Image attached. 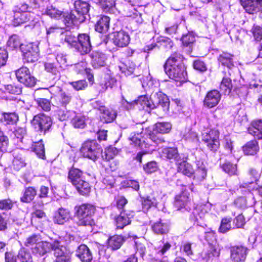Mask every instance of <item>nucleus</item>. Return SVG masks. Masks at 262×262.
Listing matches in <instances>:
<instances>
[{
    "instance_id": "51",
    "label": "nucleus",
    "mask_w": 262,
    "mask_h": 262,
    "mask_svg": "<svg viewBox=\"0 0 262 262\" xmlns=\"http://www.w3.org/2000/svg\"><path fill=\"white\" fill-rule=\"evenodd\" d=\"M17 259L20 262H32V259L30 253L25 249H21L18 253Z\"/></svg>"
},
{
    "instance_id": "40",
    "label": "nucleus",
    "mask_w": 262,
    "mask_h": 262,
    "mask_svg": "<svg viewBox=\"0 0 262 262\" xmlns=\"http://www.w3.org/2000/svg\"><path fill=\"white\" fill-rule=\"evenodd\" d=\"M171 128V124L168 122H157L155 124L153 130L163 134L168 133Z\"/></svg>"
},
{
    "instance_id": "21",
    "label": "nucleus",
    "mask_w": 262,
    "mask_h": 262,
    "mask_svg": "<svg viewBox=\"0 0 262 262\" xmlns=\"http://www.w3.org/2000/svg\"><path fill=\"white\" fill-rule=\"evenodd\" d=\"M169 227V224L167 222L160 220L153 224L151 228L154 233L163 235L168 232Z\"/></svg>"
},
{
    "instance_id": "9",
    "label": "nucleus",
    "mask_w": 262,
    "mask_h": 262,
    "mask_svg": "<svg viewBox=\"0 0 262 262\" xmlns=\"http://www.w3.org/2000/svg\"><path fill=\"white\" fill-rule=\"evenodd\" d=\"M21 50L23 52L24 62L34 63L37 61L39 56V49L37 45L32 43L21 45Z\"/></svg>"
},
{
    "instance_id": "23",
    "label": "nucleus",
    "mask_w": 262,
    "mask_h": 262,
    "mask_svg": "<svg viewBox=\"0 0 262 262\" xmlns=\"http://www.w3.org/2000/svg\"><path fill=\"white\" fill-rule=\"evenodd\" d=\"M171 247V245L168 243H164L163 242H161L159 247L157 248H156V254L155 256H153L151 258V262H168L166 260H159L160 258L163 255L164 253L170 249Z\"/></svg>"
},
{
    "instance_id": "18",
    "label": "nucleus",
    "mask_w": 262,
    "mask_h": 262,
    "mask_svg": "<svg viewBox=\"0 0 262 262\" xmlns=\"http://www.w3.org/2000/svg\"><path fill=\"white\" fill-rule=\"evenodd\" d=\"M76 256L82 262H90L92 260V254L86 245H80L76 250Z\"/></svg>"
},
{
    "instance_id": "22",
    "label": "nucleus",
    "mask_w": 262,
    "mask_h": 262,
    "mask_svg": "<svg viewBox=\"0 0 262 262\" xmlns=\"http://www.w3.org/2000/svg\"><path fill=\"white\" fill-rule=\"evenodd\" d=\"M99 111L101 114V120L105 123L112 122L117 116V113L114 110H110L104 106H100Z\"/></svg>"
},
{
    "instance_id": "12",
    "label": "nucleus",
    "mask_w": 262,
    "mask_h": 262,
    "mask_svg": "<svg viewBox=\"0 0 262 262\" xmlns=\"http://www.w3.org/2000/svg\"><path fill=\"white\" fill-rule=\"evenodd\" d=\"M92 49L90 37L88 34H79L77 36L76 51L81 55L88 54Z\"/></svg>"
},
{
    "instance_id": "13",
    "label": "nucleus",
    "mask_w": 262,
    "mask_h": 262,
    "mask_svg": "<svg viewBox=\"0 0 262 262\" xmlns=\"http://www.w3.org/2000/svg\"><path fill=\"white\" fill-rule=\"evenodd\" d=\"M242 5L247 13H258L259 17L262 18V0H243Z\"/></svg>"
},
{
    "instance_id": "29",
    "label": "nucleus",
    "mask_w": 262,
    "mask_h": 262,
    "mask_svg": "<svg viewBox=\"0 0 262 262\" xmlns=\"http://www.w3.org/2000/svg\"><path fill=\"white\" fill-rule=\"evenodd\" d=\"M110 27V18L106 16H102L98 20L95 25V30L100 33H106Z\"/></svg>"
},
{
    "instance_id": "52",
    "label": "nucleus",
    "mask_w": 262,
    "mask_h": 262,
    "mask_svg": "<svg viewBox=\"0 0 262 262\" xmlns=\"http://www.w3.org/2000/svg\"><path fill=\"white\" fill-rule=\"evenodd\" d=\"M19 37L14 34L10 36L7 41V46L12 49L21 47Z\"/></svg>"
},
{
    "instance_id": "53",
    "label": "nucleus",
    "mask_w": 262,
    "mask_h": 262,
    "mask_svg": "<svg viewBox=\"0 0 262 262\" xmlns=\"http://www.w3.org/2000/svg\"><path fill=\"white\" fill-rule=\"evenodd\" d=\"M222 168L223 170L230 175L236 174L237 167L236 164H233L230 162H226L224 163Z\"/></svg>"
},
{
    "instance_id": "33",
    "label": "nucleus",
    "mask_w": 262,
    "mask_h": 262,
    "mask_svg": "<svg viewBox=\"0 0 262 262\" xmlns=\"http://www.w3.org/2000/svg\"><path fill=\"white\" fill-rule=\"evenodd\" d=\"M61 39H64L65 42L76 50V47L77 46V36H75L72 32L68 31L61 32Z\"/></svg>"
},
{
    "instance_id": "4",
    "label": "nucleus",
    "mask_w": 262,
    "mask_h": 262,
    "mask_svg": "<svg viewBox=\"0 0 262 262\" xmlns=\"http://www.w3.org/2000/svg\"><path fill=\"white\" fill-rule=\"evenodd\" d=\"M76 223L78 226H90L95 225L92 215L95 211V207L91 204H83L75 207Z\"/></svg>"
},
{
    "instance_id": "34",
    "label": "nucleus",
    "mask_w": 262,
    "mask_h": 262,
    "mask_svg": "<svg viewBox=\"0 0 262 262\" xmlns=\"http://www.w3.org/2000/svg\"><path fill=\"white\" fill-rule=\"evenodd\" d=\"M189 200V197L186 192H183L175 198L174 206L178 210L185 207Z\"/></svg>"
},
{
    "instance_id": "58",
    "label": "nucleus",
    "mask_w": 262,
    "mask_h": 262,
    "mask_svg": "<svg viewBox=\"0 0 262 262\" xmlns=\"http://www.w3.org/2000/svg\"><path fill=\"white\" fill-rule=\"evenodd\" d=\"M181 40L184 46L191 47L195 41V37L192 33H188L183 35Z\"/></svg>"
},
{
    "instance_id": "10",
    "label": "nucleus",
    "mask_w": 262,
    "mask_h": 262,
    "mask_svg": "<svg viewBox=\"0 0 262 262\" xmlns=\"http://www.w3.org/2000/svg\"><path fill=\"white\" fill-rule=\"evenodd\" d=\"M16 77L20 83L26 86L32 87L36 84V78L31 74L29 69L22 67L15 71Z\"/></svg>"
},
{
    "instance_id": "50",
    "label": "nucleus",
    "mask_w": 262,
    "mask_h": 262,
    "mask_svg": "<svg viewBox=\"0 0 262 262\" xmlns=\"http://www.w3.org/2000/svg\"><path fill=\"white\" fill-rule=\"evenodd\" d=\"M41 238L40 235L37 234H33L28 237L25 242V245L30 247L32 249L38 243L41 242Z\"/></svg>"
},
{
    "instance_id": "49",
    "label": "nucleus",
    "mask_w": 262,
    "mask_h": 262,
    "mask_svg": "<svg viewBox=\"0 0 262 262\" xmlns=\"http://www.w3.org/2000/svg\"><path fill=\"white\" fill-rule=\"evenodd\" d=\"M76 71L80 74L85 73L88 75V78L91 80L93 78V75L91 74V69L86 67V63L84 62L78 63L75 65Z\"/></svg>"
},
{
    "instance_id": "62",
    "label": "nucleus",
    "mask_w": 262,
    "mask_h": 262,
    "mask_svg": "<svg viewBox=\"0 0 262 262\" xmlns=\"http://www.w3.org/2000/svg\"><path fill=\"white\" fill-rule=\"evenodd\" d=\"M206 145L209 150L213 152H215L219 149L220 145L219 138L214 139L210 142H208Z\"/></svg>"
},
{
    "instance_id": "6",
    "label": "nucleus",
    "mask_w": 262,
    "mask_h": 262,
    "mask_svg": "<svg viewBox=\"0 0 262 262\" xmlns=\"http://www.w3.org/2000/svg\"><path fill=\"white\" fill-rule=\"evenodd\" d=\"M51 92L53 95L51 98L53 101L54 106L57 107L66 108L72 101V95L59 86L51 88Z\"/></svg>"
},
{
    "instance_id": "54",
    "label": "nucleus",
    "mask_w": 262,
    "mask_h": 262,
    "mask_svg": "<svg viewBox=\"0 0 262 262\" xmlns=\"http://www.w3.org/2000/svg\"><path fill=\"white\" fill-rule=\"evenodd\" d=\"M38 106L45 111H49L51 109V102L46 98H38L35 99Z\"/></svg>"
},
{
    "instance_id": "17",
    "label": "nucleus",
    "mask_w": 262,
    "mask_h": 262,
    "mask_svg": "<svg viewBox=\"0 0 262 262\" xmlns=\"http://www.w3.org/2000/svg\"><path fill=\"white\" fill-rule=\"evenodd\" d=\"M247 248L242 246H235L231 248V257L235 262L244 261L247 254Z\"/></svg>"
},
{
    "instance_id": "30",
    "label": "nucleus",
    "mask_w": 262,
    "mask_h": 262,
    "mask_svg": "<svg viewBox=\"0 0 262 262\" xmlns=\"http://www.w3.org/2000/svg\"><path fill=\"white\" fill-rule=\"evenodd\" d=\"M130 145L134 147H139L141 149L148 147V144L141 139V136L139 134H131L129 137Z\"/></svg>"
},
{
    "instance_id": "1",
    "label": "nucleus",
    "mask_w": 262,
    "mask_h": 262,
    "mask_svg": "<svg viewBox=\"0 0 262 262\" xmlns=\"http://www.w3.org/2000/svg\"><path fill=\"white\" fill-rule=\"evenodd\" d=\"M122 105L127 110L132 109L135 105H140L143 109H154L156 107H161L163 111H168L169 101L167 96L161 92L151 94L149 99L146 96H141L137 100L132 102H128L123 98L122 100Z\"/></svg>"
},
{
    "instance_id": "8",
    "label": "nucleus",
    "mask_w": 262,
    "mask_h": 262,
    "mask_svg": "<svg viewBox=\"0 0 262 262\" xmlns=\"http://www.w3.org/2000/svg\"><path fill=\"white\" fill-rule=\"evenodd\" d=\"M52 124L51 118L44 114L35 115L32 121V124L34 128L40 133H43V135L49 130Z\"/></svg>"
},
{
    "instance_id": "42",
    "label": "nucleus",
    "mask_w": 262,
    "mask_h": 262,
    "mask_svg": "<svg viewBox=\"0 0 262 262\" xmlns=\"http://www.w3.org/2000/svg\"><path fill=\"white\" fill-rule=\"evenodd\" d=\"M3 121L6 124H14L18 120V116L15 113H3Z\"/></svg>"
},
{
    "instance_id": "36",
    "label": "nucleus",
    "mask_w": 262,
    "mask_h": 262,
    "mask_svg": "<svg viewBox=\"0 0 262 262\" xmlns=\"http://www.w3.org/2000/svg\"><path fill=\"white\" fill-rule=\"evenodd\" d=\"M219 132L217 129H210L204 130L202 133V141L205 144L212 140L219 138Z\"/></svg>"
},
{
    "instance_id": "60",
    "label": "nucleus",
    "mask_w": 262,
    "mask_h": 262,
    "mask_svg": "<svg viewBox=\"0 0 262 262\" xmlns=\"http://www.w3.org/2000/svg\"><path fill=\"white\" fill-rule=\"evenodd\" d=\"M143 169L146 173L154 172L158 169V164L154 161L149 162L143 166Z\"/></svg>"
},
{
    "instance_id": "2",
    "label": "nucleus",
    "mask_w": 262,
    "mask_h": 262,
    "mask_svg": "<svg viewBox=\"0 0 262 262\" xmlns=\"http://www.w3.org/2000/svg\"><path fill=\"white\" fill-rule=\"evenodd\" d=\"M183 59L181 54L174 53L167 59L164 70L170 78L177 81H184L186 79L187 72Z\"/></svg>"
},
{
    "instance_id": "47",
    "label": "nucleus",
    "mask_w": 262,
    "mask_h": 262,
    "mask_svg": "<svg viewBox=\"0 0 262 262\" xmlns=\"http://www.w3.org/2000/svg\"><path fill=\"white\" fill-rule=\"evenodd\" d=\"M232 219L231 217H224L222 219L220 226L219 228V231L222 233H225L230 230L232 228L231 222Z\"/></svg>"
},
{
    "instance_id": "24",
    "label": "nucleus",
    "mask_w": 262,
    "mask_h": 262,
    "mask_svg": "<svg viewBox=\"0 0 262 262\" xmlns=\"http://www.w3.org/2000/svg\"><path fill=\"white\" fill-rule=\"evenodd\" d=\"M220 255V250L212 244L208 243V248L202 253V258L206 261L212 259L213 257H218Z\"/></svg>"
},
{
    "instance_id": "31",
    "label": "nucleus",
    "mask_w": 262,
    "mask_h": 262,
    "mask_svg": "<svg viewBox=\"0 0 262 262\" xmlns=\"http://www.w3.org/2000/svg\"><path fill=\"white\" fill-rule=\"evenodd\" d=\"M69 215L70 213L68 210L63 208H59L55 213L54 222L56 224L62 225L68 220Z\"/></svg>"
},
{
    "instance_id": "44",
    "label": "nucleus",
    "mask_w": 262,
    "mask_h": 262,
    "mask_svg": "<svg viewBox=\"0 0 262 262\" xmlns=\"http://www.w3.org/2000/svg\"><path fill=\"white\" fill-rule=\"evenodd\" d=\"M196 165L197 170L195 174L199 178L204 179L207 175V170L204 162L201 160H196Z\"/></svg>"
},
{
    "instance_id": "16",
    "label": "nucleus",
    "mask_w": 262,
    "mask_h": 262,
    "mask_svg": "<svg viewBox=\"0 0 262 262\" xmlns=\"http://www.w3.org/2000/svg\"><path fill=\"white\" fill-rule=\"evenodd\" d=\"M113 43L118 47L127 46L130 41V37L127 33L124 31L116 32L113 34Z\"/></svg>"
},
{
    "instance_id": "11",
    "label": "nucleus",
    "mask_w": 262,
    "mask_h": 262,
    "mask_svg": "<svg viewBox=\"0 0 262 262\" xmlns=\"http://www.w3.org/2000/svg\"><path fill=\"white\" fill-rule=\"evenodd\" d=\"M53 250L56 258L54 262H70V252L66 247L61 245L58 241L53 242Z\"/></svg>"
},
{
    "instance_id": "39",
    "label": "nucleus",
    "mask_w": 262,
    "mask_h": 262,
    "mask_svg": "<svg viewBox=\"0 0 262 262\" xmlns=\"http://www.w3.org/2000/svg\"><path fill=\"white\" fill-rule=\"evenodd\" d=\"M73 185L75 186L78 192L81 195H88L90 192V186L89 183L84 180Z\"/></svg>"
},
{
    "instance_id": "46",
    "label": "nucleus",
    "mask_w": 262,
    "mask_h": 262,
    "mask_svg": "<svg viewBox=\"0 0 262 262\" xmlns=\"http://www.w3.org/2000/svg\"><path fill=\"white\" fill-rule=\"evenodd\" d=\"M118 153V150L116 147L110 146L106 149L104 152L102 151V155L100 157H102L103 160L110 161L113 159Z\"/></svg>"
},
{
    "instance_id": "48",
    "label": "nucleus",
    "mask_w": 262,
    "mask_h": 262,
    "mask_svg": "<svg viewBox=\"0 0 262 262\" xmlns=\"http://www.w3.org/2000/svg\"><path fill=\"white\" fill-rule=\"evenodd\" d=\"M157 204V201L155 197L147 196L142 202L143 211H147L151 207L156 206Z\"/></svg>"
},
{
    "instance_id": "38",
    "label": "nucleus",
    "mask_w": 262,
    "mask_h": 262,
    "mask_svg": "<svg viewBox=\"0 0 262 262\" xmlns=\"http://www.w3.org/2000/svg\"><path fill=\"white\" fill-rule=\"evenodd\" d=\"M258 149L257 142L255 140L248 142L243 146V151L245 154L247 155H254Z\"/></svg>"
},
{
    "instance_id": "32",
    "label": "nucleus",
    "mask_w": 262,
    "mask_h": 262,
    "mask_svg": "<svg viewBox=\"0 0 262 262\" xmlns=\"http://www.w3.org/2000/svg\"><path fill=\"white\" fill-rule=\"evenodd\" d=\"M178 170L179 172L189 177L192 176L195 173L192 165L186 161H183L179 164Z\"/></svg>"
},
{
    "instance_id": "45",
    "label": "nucleus",
    "mask_w": 262,
    "mask_h": 262,
    "mask_svg": "<svg viewBox=\"0 0 262 262\" xmlns=\"http://www.w3.org/2000/svg\"><path fill=\"white\" fill-rule=\"evenodd\" d=\"M95 1L96 3L99 4L105 12L113 11L115 6V2L113 0H95Z\"/></svg>"
},
{
    "instance_id": "28",
    "label": "nucleus",
    "mask_w": 262,
    "mask_h": 262,
    "mask_svg": "<svg viewBox=\"0 0 262 262\" xmlns=\"http://www.w3.org/2000/svg\"><path fill=\"white\" fill-rule=\"evenodd\" d=\"M92 65L95 69L103 67L105 64L106 57L103 53L95 52L91 54Z\"/></svg>"
},
{
    "instance_id": "43",
    "label": "nucleus",
    "mask_w": 262,
    "mask_h": 262,
    "mask_svg": "<svg viewBox=\"0 0 262 262\" xmlns=\"http://www.w3.org/2000/svg\"><path fill=\"white\" fill-rule=\"evenodd\" d=\"M36 194V191L33 187H30L27 188L24 194V195L20 198L21 202L24 203H29L32 201Z\"/></svg>"
},
{
    "instance_id": "7",
    "label": "nucleus",
    "mask_w": 262,
    "mask_h": 262,
    "mask_svg": "<svg viewBox=\"0 0 262 262\" xmlns=\"http://www.w3.org/2000/svg\"><path fill=\"white\" fill-rule=\"evenodd\" d=\"M13 17V25L14 26H18L22 24L30 21L29 24L26 27H29L32 29L39 24L38 20L34 18V14L30 12L23 13L19 11V10L14 11Z\"/></svg>"
},
{
    "instance_id": "27",
    "label": "nucleus",
    "mask_w": 262,
    "mask_h": 262,
    "mask_svg": "<svg viewBox=\"0 0 262 262\" xmlns=\"http://www.w3.org/2000/svg\"><path fill=\"white\" fill-rule=\"evenodd\" d=\"M45 13L52 18L55 19H59L61 18H63V21L65 24V15H67L69 13H64L62 11L57 9L53 6H50L47 7Z\"/></svg>"
},
{
    "instance_id": "26",
    "label": "nucleus",
    "mask_w": 262,
    "mask_h": 262,
    "mask_svg": "<svg viewBox=\"0 0 262 262\" xmlns=\"http://www.w3.org/2000/svg\"><path fill=\"white\" fill-rule=\"evenodd\" d=\"M234 56L227 52H223L217 57V60L220 64L226 67L228 69H231L233 66Z\"/></svg>"
},
{
    "instance_id": "57",
    "label": "nucleus",
    "mask_w": 262,
    "mask_h": 262,
    "mask_svg": "<svg viewBox=\"0 0 262 262\" xmlns=\"http://www.w3.org/2000/svg\"><path fill=\"white\" fill-rule=\"evenodd\" d=\"M149 139L155 144L159 145L165 142L164 138L162 135V134H159L158 132H156L153 130L149 135Z\"/></svg>"
},
{
    "instance_id": "5",
    "label": "nucleus",
    "mask_w": 262,
    "mask_h": 262,
    "mask_svg": "<svg viewBox=\"0 0 262 262\" xmlns=\"http://www.w3.org/2000/svg\"><path fill=\"white\" fill-rule=\"evenodd\" d=\"M102 148L96 140H91L85 141L81 145L80 152L85 158L93 161L97 160L102 155Z\"/></svg>"
},
{
    "instance_id": "56",
    "label": "nucleus",
    "mask_w": 262,
    "mask_h": 262,
    "mask_svg": "<svg viewBox=\"0 0 262 262\" xmlns=\"http://www.w3.org/2000/svg\"><path fill=\"white\" fill-rule=\"evenodd\" d=\"M9 145V139L0 128V151H7Z\"/></svg>"
},
{
    "instance_id": "37",
    "label": "nucleus",
    "mask_w": 262,
    "mask_h": 262,
    "mask_svg": "<svg viewBox=\"0 0 262 262\" xmlns=\"http://www.w3.org/2000/svg\"><path fill=\"white\" fill-rule=\"evenodd\" d=\"M31 148L39 158L41 159L44 158L45 157V147L44 145L42 143V139H40L38 141L33 142Z\"/></svg>"
},
{
    "instance_id": "3",
    "label": "nucleus",
    "mask_w": 262,
    "mask_h": 262,
    "mask_svg": "<svg viewBox=\"0 0 262 262\" xmlns=\"http://www.w3.org/2000/svg\"><path fill=\"white\" fill-rule=\"evenodd\" d=\"M74 10L65 15V25L69 27L72 24H77L83 22L90 18L89 12L90 5L82 0H76L74 3Z\"/></svg>"
},
{
    "instance_id": "35",
    "label": "nucleus",
    "mask_w": 262,
    "mask_h": 262,
    "mask_svg": "<svg viewBox=\"0 0 262 262\" xmlns=\"http://www.w3.org/2000/svg\"><path fill=\"white\" fill-rule=\"evenodd\" d=\"M82 175L83 172L80 169L73 168L69 171V179L74 185L83 180Z\"/></svg>"
},
{
    "instance_id": "59",
    "label": "nucleus",
    "mask_w": 262,
    "mask_h": 262,
    "mask_svg": "<svg viewBox=\"0 0 262 262\" xmlns=\"http://www.w3.org/2000/svg\"><path fill=\"white\" fill-rule=\"evenodd\" d=\"M44 67L47 72L51 73L53 75H57L59 73L57 65L54 63L50 62H45L44 63Z\"/></svg>"
},
{
    "instance_id": "41",
    "label": "nucleus",
    "mask_w": 262,
    "mask_h": 262,
    "mask_svg": "<svg viewBox=\"0 0 262 262\" xmlns=\"http://www.w3.org/2000/svg\"><path fill=\"white\" fill-rule=\"evenodd\" d=\"M220 90L225 95H229L232 89L231 80L228 77H223L220 84Z\"/></svg>"
},
{
    "instance_id": "64",
    "label": "nucleus",
    "mask_w": 262,
    "mask_h": 262,
    "mask_svg": "<svg viewBox=\"0 0 262 262\" xmlns=\"http://www.w3.org/2000/svg\"><path fill=\"white\" fill-rule=\"evenodd\" d=\"M252 32L255 40L259 41L262 39V28L259 26H254Z\"/></svg>"
},
{
    "instance_id": "14",
    "label": "nucleus",
    "mask_w": 262,
    "mask_h": 262,
    "mask_svg": "<svg viewBox=\"0 0 262 262\" xmlns=\"http://www.w3.org/2000/svg\"><path fill=\"white\" fill-rule=\"evenodd\" d=\"M221 98V94L219 91L216 90H211L205 96L204 105L208 108H213L219 104Z\"/></svg>"
},
{
    "instance_id": "20",
    "label": "nucleus",
    "mask_w": 262,
    "mask_h": 262,
    "mask_svg": "<svg viewBox=\"0 0 262 262\" xmlns=\"http://www.w3.org/2000/svg\"><path fill=\"white\" fill-rule=\"evenodd\" d=\"M53 243L46 242H41L38 243L34 248H32V252L37 256H42L49 252L51 249L53 250Z\"/></svg>"
},
{
    "instance_id": "61",
    "label": "nucleus",
    "mask_w": 262,
    "mask_h": 262,
    "mask_svg": "<svg viewBox=\"0 0 262 262\" xmlns=\"http://www.w3.org/2000/svg\"><path fill=\"white\" fill-rule=\"evenodd\" d=\"M73 88L77 90L80 91L85 89L88 86V83L85 80H80L73 81L70 83Z\"/></svg>"
},
{
    "instance_id": "15",
    "label": "nucleus",
    "mask_w": 262,
    "mask_h": 262,
    "mask_svg": "<svg viewBox=\"0 0 262 262\" xmlns=\"http://www.w3.org/2000/svg\"><path fill=\"white\" fill-rule=\"evenodd\" d=\"M132 238L135 239L137 238V236L132 233H128L127 235L122 236L121 235H115L110 237L107 240L108 246L113 250L119 249L125 240Z\"/></svg>"
},
{
    "instance_id": "63",
    "label": "nucleus",
    "mask_w": 262,
    "mask_h": 262,
    "mask_svg": "<svg viewBox=\"0 0 262 262\" xmlns=\"http://www.w3.org/2000/svg\"><path fill=\"white\" fill-rule=\"evenodd\" d=\"M72 124L75 128H83L85 126V119L83 116H76L72 120Z\"/></svg>"
},
{
    "instance_id": "19",
    "label": "nucleus",
    "mask_w": 262,
    "mask_h": 262,
    "mask_svg": "<svg viewBox=\"0 0 262 262\" xmlns=\"http://www.w3.org/2000/svg\"><path fill=\"white\" fill-rule=\"evenodd\" d=\"M132 217L133 215L130 214H128L125 211L120 212L119 215L114 217L117 228L123 229L125 226L130 224Z\"/></svg>"
},
{
    "instance_id": "25",
    "label": "nucleus",
    "mask_w": 262,
    "mask_h": 262,
    "mask_svg": "<svg viewBox=\"0 0 262 262\" xmlns=\"http://www.w3.org/2000/svg\"><path fill=\"white\" fill-rule=\"evenodd\" d=\"M161 155L169 160L178 162L180 160V155L176 147H166L162 149L160 151Z\"/></svg>"
},
{
    "instance_id": "55",
    "label": "nucleus",
    "mask_w": 262,
    "mask_h": 262,
    "mask_svg": "<svg viewBox=\"0 0 262 262\" xmlns=\"http://www.w3.org/2000/svg\"><path fill=\"white\" fill-rule=\"evenodd\" d=\"M9 145V139L0 128V151H7Z\"/></svg>"
}]
</instances>
